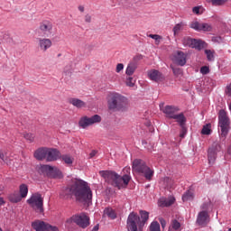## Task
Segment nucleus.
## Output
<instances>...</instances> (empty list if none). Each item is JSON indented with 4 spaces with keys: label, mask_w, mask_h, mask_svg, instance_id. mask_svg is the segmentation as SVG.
Segmentation results:
<instances>
[{
    "label": "nucleus",
    "mask_w": 231,
    "mask_h": 231,
    "mask_svg": "<svg viewBox=\"0 0 231 231\" xmlns=\"http://www.w3.org/2000/svg\"><path fill=\"white\" fill-rule=\"evenodd\" d=\"M38 44H39L40 50L42 51H46L50 50V48H51L53 43L51 42V40H50L48 38H40Z\"/></svg>",
    "instance_id": "nucleus-18"
},
{
    "label": "nucleus",
    "mask_w": 231,
    "mask_h": 231,
    "mask_svg": "<svg viewBox=\"0 0 231 231\" xmlns=\"http://www.w3.org/2000/svg\"><path fill=\"white\" fill-rule=\"evenodd\" d=\"M23 138H25L29 143H32L35 140V134L32 133H25L23 134Z\"/></svg>",
    "instance_id": "nucleus-34"
},
{
    "label": "nucleus",
    "mask_w": 231,
    "mask_h": 231,
    "mask_svg": "<svg viewBox=\"0 0 231 231\" xmlns=\"http://www.w3.org/2000/svg\"><path fill=\"white\" fill-rule=\"evenodd\" d=\"M60 160H61V162H64L66 165H73V162L75 159L69 154H63L60 155Z\"/></svg>",
    "instance_id": "nucleus-25"
},
{
    "label": "nucleus",
    "mask_w": 231,
    "mask_h": 231,
    "mask_svg": "<svg viewBox=\"0 0 231 231\" xmlns=\"http://www.w3.org/2000/svg\"><path fill=\"white\" fill-rule=\"evenodd\" d=\"M85 21H86V23H91V15L87 14V15L85 16Z\"/></svg>",
    "instance_id": "nucleus-51"
},
{
    "label": "nucleus",
    "mask_w": 231,
    "mask_h": 231,
    "mask_svg": "<svg viewBox=\"0 0 231 231\" xmlns=\"http://www.w3.org/2000/svg\"><path fill=\"white\" fill-rule=\"evenodd\" d=\"M197 223L200 226H204L208 223V212L200 211L198 215Z\"/></svg>",
    "instance_id": "nucleus-20"
},
{
    "label": "nucleus",
    "mask_w": 231,
    "mask_h": 231,
    "mask_svg": "<svg viewBox=\"0 0 231 231\" xmlns=\"http://www.w3.org/2000/svg\"><path fill=\"white\" fill-rule=\"evenodd\" d=\"M27 203H29V205L35 210V212L40 214L44 212L43 199L41 194H32V197L27 200Z\"/></svg>",
    "instance_id": "nucleus-9"
},
{
    "label": "nucleus",
    "mask_w": 231,
    "mask_h": 231,
    "mask_svg": "<svg viewBox=\"0 0 231 231\" xmlns=\"http://www.w3.org/2000/svg\"><path fill=\"white\" fill-rule=\"evenodd\" d=\"M181 223L176 219H172L171 225L169 226L168 231H181Z\"/></svg>",
    "instance_id": "nucleus-23"
},
{
    "label": "nucleus",
    "mask_w": 231,
    "mask_h": 231,
    "mask_svg": "<svg viewBox=\"0 0 231 231\" xmlns=\"http://www.w3.org/2000/svg\"><path fill=\"white\" fill-rule=\"evenodd\" d=\"M194 199V192L189 189L182 195V201H192Z\"/></svg>",
    "instance_id": "nucleus-30"
},
{
    "label": "nucleus",
    "mask_w": 231,
    "mask_h": 231,
    "mask_svg": "<svg viewBox=\"0 0 231 231\" xmlns=\"http://www.w3.org/2000/svg\"><path fill=\"white\" fill-rule=\"evenodd\" d=\"M0 91H1V88H0Z\"/></svg>",
    "instance_id": "nucleus-58"
},
{
    "label": "nucleus",
    "mask_w": 231,
    "mask_h": 231,
    "mask_svg": "<svg viewBox=\"0 0 231 231\" xmlns=\"http://www.w3.org/2000/svg\"><path fill=\"white\" fill-rule=\"evenodd\" d=\"M213 6H221L226 3L228 0H209Z\"/></svg>",
    "instance_id": "nucleus-39"
},
{
    "label": "nucleus",
    "mask_w": 231,
    "mask_h": 231,
    "mask_svg": "<svg viewBox=\"0 0 231 231\" xmlns=\"http://www.w3.org/2000/svg\"><path fill=\"white\" fill-rule=\"evenodd\" d=\"M60 158V152L57 149L47 148L46 160L47 162H57Z\"/></svg>",
    "instance_id": "nucleus-14"
},
{
    "label": "nucleus",
    "mask_w": 231,
    "mask_h": 231,
    "mask_svg": "<svg viewBox=\"0 0 231 231\" xmlns=\"http://www.w3.org/2000/svg\"><path fill=\"white\" fill-rule=\"evenodd\" d=\"M124 69V63H118L116 68V73H120Z\"/></svg>",
    "instance_id": "nucleus-44"
},
{
    "label": "nucleus",
    "mask_w": 231,
    "mask_h": 231,
    "mask_svg": "<svg viewBox=\"0 0 231 231\" xmlns=\"http://www.w3.org/2000/svg\"><path fill=\"white\" fill-rule=\"evenodd\" d=\"M148 37H150V39H153L156 42H160V41H162V36L158 34H149Z\"/></svg>",
    "instance_id": "nucleus-43"
},
{
    "label": "nucleus",
    "mask_w": 231,
    "mask_h": 231,
    "mask_svg": "<svg viewBox=\"0 0 231 231\" xmlns=\"http://www.w3.org/2000/svg\"><path fill=\"white\" fill-rule=\"evenodd\" d=\"M69 104H71L72 106H74V107H78V109H81L82 107H86V102L79 99V98H75V97H71L69 99Z\"/></svg>",
    "instance_id": "nucleus-21"
},
{
    "label": "nucleus",
    "mask_w": 231,
    "mask_h": 231,
    "mask_svg": "<svg viewBox=\"0 0 231 231\" xmlns=\"http://www.w3.org/2000/svg\"><path fill=\"white\" fill-rule=\"evenodd\" d=\"M181 128H182V133L180 134V138H184L185 137V132H186L185 125H183V126H181Z\"/></svg>",
    "instance_id": "nucleus-50"
},
{
    "label": "nucleus",
    "mask_w": 231,
    "mask_h": 231,
    "mask_svg": "<svg viewBox=\"0 0 231 231\" xmlns=\"http://www.w3.org/2000/svg\"><path fill=\"white\" fill-rule=\"evenodd\" d=\"M124 172H126L123 176L118 175L115 171H106V176H107V179L109 180L111 185L113 187H116V189H125L129 182L131 181V168H125L123 170Z\"/></svg>",
    "instance_id": "nucleus-3"
},
{
    "label": "nucleus",
    "mask_w": 231,
    "mask_h": 231,
    "mask_svg": "<svg viewBox=\"0 0 231 231\" xmlns=\"http://www.w3.org/2000/svg\"><path fill=\"white\" fill-rule=\"evenodd\" d=\"M0 160L4 161L5 163H6V156L5 155V152H0Z\"/></svg>",
    "instance_id": "nucleus-48"
},
{
    "label": "nucleus",
    "mask_w": 231,
    "mask_h": 231,
    "mask_svg": "<svg viewBox=\"0 0 231 231\" xmlns=\"http://www.w3.org/2000/svg\"><path fill=\"white\" fill-rule=\"evenodd\" d=\"M208 207H210V202H206L202 204L201 208L202 210H208Z\"/></svg>",
    "instance_id": "nucleus-47"
},
{
    "label": "nucleus",
    "mask_w": 231,
    "mask_h": 231,
    "mask_svg": "<svg viewBox=\"0 0 231 231\" xmlns=\"http://www.w3.org/2000/svg\"><path fill=\"white\" fill-rule=\"evenodd\" d=\"M210 127H211L210 124L204 125L201 130V134H207V135L210 134V133H212V130L210 129Z\"/></svg>",
    "instance_id": "nucleus-37"
},
{
    "label": "nucleus",
    "mask_w": 231,
    "mask_h": 231,
    "mask_svg": "<svg viewBox=\"0 0 231 231\" xmlns=\"http://www.w3.org/2000/svg\"><path fill=\"white\" fill-rule=\"evenodd\" d=\"M221 151V145L216 144L213 145L211 148L208 151V160L209 165H214L216 159L217 158V152Z\"/></svg>",
    "instance_id": "nucleus-12"
},
{
    "label": "nucleus",
    "mask_w": 231,
    "mask_h": 231,
    "mask_svg": "<svg viewBox=\"0 0 231 231\" xmlns=\"http://www.w3.org/2000/svg\"><path fill=\"white\" fill-rule=\"evenodd\" d=\"M200 73L202 75H208V73H210V69L208 68V66H203L200 68Z\"/></svg>",
    "instance_id": "nucleus-42"
},
{
    "label": "nucleus",
    "mask_w": 231,
    "mask_h": 231,
    "mask_svg": "<svg viewBox=\"0 0 231 231\" xmlns=\"http://www.w3.org/2000/svg\"><path fill=\"white\" fill-rule=\"evenodd\" d=\"M60 196L63 199H71L74 196L76 201L85 205L93 201V191L89 183L80 179H72L71 184L62 190Z\"/></svg>",
    "instance_id": "nucleus-1"
},
{
    "label": "nucleus",
    "mask_w": 231,
    "mask_h": 231,
    "mask_svg": "<svg viewBox=\"0 0 231 231\" xmlns=\"http://www.w3.org/2000/svg\"><path fill=\"white\" fill-rule=\"evenodd\" d=\"M0 231H3V228L0 227Z\"/></svg>",
    "instance_id": "nucleus-56"
},
{
    "label": "nucleus",
    "mask_w": 231,
    "mask_h": 231,
    "mask_svg": "<svg viewBox=\"0 0 231 231\" xmlns=\"http://www.w3.org/2000/svg\"><path fill=\"white\" fill-rule=\"evenodd\" d=\"M133 172H136L137 174H143L144 176L145 180H148V181H151L152 180V177L154 176V170L151 169L145 162H143L141 159H135L133 162Z\"/></svg>",
    "instance_id": "nucleus-6"
},
{
    "label": "nucleus",
    "mask_w": 231,
    "mask_h": 231,
    "mask_svg": "<svg viewBox=\"0 0 231 231\" xmlns=\"http://www.w3.org/2000/svg\"><path fill=\"white\" fill-rule=\"evenodd\" d=\"M148 77L150 80H152L153 82H162V80H163V74L156 69L149 70Z\"/></svg>",
    "instance_id": "nucleus-17"
},
{
    "label": "nucleus",
    "mask_w": 231,
    "mask_h": 231,
    "mask_svg": "<svg viewBox=\"0 0 231 231\" xmlns=\"http://www.w3.org/2000/svg\"><path fill=\"white\" fill-rule=\"evenodd\" d=\"M42 171L44 172H47L49 176H51V178H62V171L57 168H53L50 165H43L42 166Z\"/></svg>",
    "instance_id": "nucleus-13"
},
{
    "label": "nucleus",
    "mask_w": 231,
    "mask_h": 231,
    "mask_svg": "<svg viewBox=\"0 0 231 231\" xmlns=\"http://www.w3.org/2000/svg\"><path fill=\"white\" fill-rule=\"evenodd\" d=\"M107 106L109 111H125L127 99L119 93L112 92L107 97Z\"/></svg>",
    "instance_id": "nucleus-4"
},
{
    "label": "nucleus",
    "mask_w": 231,
    "mask_h": 231,
    "mask_svg": "<svg viewBox=\"0 0 231 231\" xmlns=\"http://www.w3.org/2000/svg\"><path fill=\"white\" fill-rule=\"evenodd\" d=\"M137 68L138 67L136 66V63L128 64L126 70H125V75H127V77H133V75L134 74V71H136Z\"/></svg>",
    "instance_id": "nucleus-24"
},
{
    "label": "nucleus",
    "mask_w": 231,
    "mask_h": 231,
    "mask_svg": "<svg viewBox=\"0 0 231 231\" xmlns=\"http://www.w3.org/2000/svg\"><path fill=\"white\" fill-rule=\"evenodd\" d=\"M228 231H231V228H229Z\"/></svg>",
    "instance_id": "nucleus-57"
},
{
    "label": "nucleus",
    "mask_w": 231,
    "mask_h": 231,
    "mask_svg": "<svg viewBox=\"0 0 231 231\" xmlns=\"http://www.w3.org/2000/svg\"><path fill=\"white\" fill-rule=\"evenodd\" d=\"M201 25L202 23H199L198 21H193L189 24V28H192V30H196V32H201Z\"/></svg>",
    "instance_id": "nucleus-32"
},
{
    "label": "nucleus",
    "mask_w": 231,
    "mask_h": 231,
    "mask_svg": "<svg viewBox=\"0 0 231 231\" xmlns=\"http://www.w3.org/2000/svg\"><path fill=\"white\" fill-rule=\"evenodd\" d=\"M171 69H172V71H173V73L175 75H181V69H180V68H173L172 66H171Z\"/></svg>",
    "instance_id": "nucleus-45"
},
{
    "label": "nucleus",
    "mask_w": 231,
    "mask_h": 231,
    "mask_svg": "<svg viewBox=\"0 0 231 231\" xmlns=\"http://www.w3.org/2000/svg\"><path fill=\"white\" fill-rule=\"evenodd\" d=\"M40 30L44 35H48V33H51L53 30V23L50 20H43L40 23Z\"/></svg>",
    "instance_id": "nucleus-15"
},
{
    "label": "nucleus",
    "mask_w": 231,
    "mask_h": 231,
    "mask_svg": "<svg viewBox=\"0 0 231 231\" xmlns=\"http://www.w3.org/2000/svg\"><path fill=\"white\" fill-rule=\"evenodd\" d=\"M48 148H39L34 152V158L36 160H46Z\"/></svg>",
    "instance_id": "nucleus-22"
},
{
    "label": "nucleus",
    "mask_w": 231,
    "mask_h": 231,
    "mask_svg": "<svg viewBox=\"0 0 231 231\" xmlns=\"http://www.w3.org/2000/svg\"><path fill=\"white\" fill-rule=\"evenodd\" d=\"M99 122H102V117L98 115H95L91 117L85 116L79 119V125L81 129H86L89 127V125H93V124H99Z\"/></svg>",
    "instance_id": "nucleus-11"
},
{
    "label": "nucleus",
    "mask_w": 231,
    "mask_h": 231,
    "mask_svg": "<svg viewBox=\"0 0 231 231\" xmlns=\"http://www.w3.org/2000/svg\"><path fill=\"white\" fill-rule=\"evenodd\" d=\"M136 81H134V79H133V77L131 76H128L126 78V86H128V88H134V84H135Z\"/></svg>",
    "instance_id": "nucleus-38"
},
{
    "label": "nucleus",
    "mask_w": 231,
    "mask_h": 231,
    "mask_svg": "<svg viewBox=\"0 0 231 231\" xmlns=\"http://www.w3.org/2000/svg\"><path fill=\"white\" fill-rule=\"evenodd\" d=\"M138 213L132 212L129 214L126 221V228L128 231H142L145 223L149 221V212L145 210H140Z\"/></svg>",
    "instance_id": "nucleus-2"
},
{
    "label": "nucleus",
    "mask_w": 231,
    "mask_h": 231,
    "mask_svg": "<svg viewBox=\"0 0 231 231\" xmlns=\"http://www.w3.org/2000/svg\"><path fill=\"white\" fill-rule=\"evenodd\" d=\"M159 221L161 223V226L162 229H165V226H167V221L163 219L162 217L159 218Z\"/></svg>",
    "instance_id": "nucleus-46"
},
{
    "label": "nucleus",
    "mask_w": 231,
    "mask_h": 231,
    "mask_svg": "<svg viewBox=\"0 0 231 231\" xmlns=\"http://www.w3.org/2000/svg\"><path fill=\"white\" fill-rule=\"evenodd\" d=\"M212 41L213 42H219V41H221V37H213Z\"/></svg>",
    "instance_id": "nucleus-52"
},
{
    "label": "nucleus",
    "mask_w": 231,
    "mask_h": 231,
    "mask_svg": "<svg viewBox=\"0 0 231 231\" xmlns=\"http://www.w3.org/2000/svg\"><path fill=\"white\" fill-rule=\"evenodd\" d=\"M193 14H196V15H201L203 14V7L201 6H195L192 8Z\"/></svg>",
    "instance_id": "nucleus-41"
},
{
    "label": "nucleus",
    "mask_w": 231,
    "mask_h": 231,
    "mask_svg": "<svg viewBox=\"0 0 231 231\" xmlns=\"http://www.w3.org/2000/svg\"><path fill=\"white\" fill-rule=\"evenodd\" d=\"M19 195L21 196L22 199L28 196V185L21 184L19 187Z\"/></svg>",
    "instance_id": "nucleus-29"
},
{
    "label": "nucleus",
    "mask_w": 231,
    "mask_h": 231,
    "mask_svg": "<svg viewBox=\"0 0 231 231\" xmlns=\"http://www.w3.org/2000/svg\"><path fill=\"white\" fill-rule=\"evenodd\" d=\"M159 107L164 115H166L167 118H171L172 120H176L180 127L185 125V122H187V118L183 113L178 114L180 111V107L176 106H165L164 103H161Z\"/></svg>",
    "instance_id": "nucleus-5"
},
{
    "label": "nucleus",
    "mask_w": 231,
    "mask_h": 231,
    "mask_svg": "<svg viewBox=\"0 0 231 231\" xmlns=\"http://www.w3.org/2000/svg\"><path fill=\"white\" fill-rule=\"evenodd\" d=\"M205 44L207 43L201 40L193 39V43L191 45V48H195V50L200 51V50H203V48H205Z\"/></svg>",
    "instance_id": "nucleus-27"
},
{
    "label": "nucleus",
    "mask_w": 231,
    "mask_h": 231,
    "mask_svg": "<svg viewBox=\"0 0 231 231\" xmlns=\"http://www.w3.org/2000/svg\"><path fill=\"white\" fill-rule=\"evenodd\" d=\"M183 26H185V24L183 23V22L177 23L174 27H173V33L174 35H178V33H180V30H183Z\"/></svg>",
    "instance_id": "nucleus-36"
},
{
    "label": "nucleus",
    "mask_w": 231,
    "mask_h": 231,
    "mask_svg": "<svg viewBox=\"0 0 231 231\" xmlns=\"http://www.w3.org/2000/svg\"><path fill=\"white\" fill-rule=\"evenodd\" d=\"M78 9L79 10V12H84L85 10L84 5H79Z\"/></svg>",
    "instance_id": "nucleus-53"
},
{
    "label": "nucleus",
    "mask_w": 231,
    "mask_h": 231,
    "mask_svg": "<svg viewBox=\"0 0 231 231\" xmlns=\"http://www.w3.org/2000/svg\"><path fill=\"white\" fill-rule=\"evenodd\" d=\"M8 199H9V201H11V203H19V201L23 199L19 192H14L10 194Z\"/></svg>",
    "instance_id": "nucleus-28"
},
{
    "label": "nucleus",
    "mask_w": 231,
    "mask_h": 231,
    "mask_svg": "<svg viewBox=\"0 0 231 231\" xmlns=\"http://www.w3.org/2000/svg\"><path fill=\"white\" fill-rule=\"evenodd\" d=\"M104 216H106L109 219H116V211L112 208H106L104 210Z\"/></svg>",
    "instance_id": "nucleus-26"
},
{
    "label": "nucleus",
    "mask_w": 231,
    "mask_h": 231,
    "mask_svg": "<svg viewBox=\"0 0 231 231\" xmlns=\"http://www.w3.org/2000/svg\"><path fill=\"white\" fill-rule=\"evenodd\" d=\"M174 201H176L174 197H169L168 199L161 198L158 200V207H162V208L165 207H171V205H174Z\"/></svg>",
    "instance_id": "nucleus-19"
},
{
    "label": "nucleus",
    "mask_w": 231,
    "mask_h": 231,
    "mask_svg": "<svg viewBox=\"0 0 231 231\" xmlns=\"http://www.w3.org/2000/svg\"><path fill=\"white\" fill-rule=\"evenodd\" d=\"M218 128L220 130V138L226 140L230 132V118L224 109L218 112Z\"/></svg>",
    "instance_id": "nucleus-7"
},
{
    "label": "nucleus",
    "mask_w": 231,
    "mask_h": 231,
    "mask_svg": "<svg viewBox=\"0 0 231 231\" xmlns=\"http://www.w3.org/2000/svg\"><path fill=\"white\" fill-rule=\"evenodd\" d=\"M31 226L35 231H59V227L39 219L32 221Z\"/></svg>",
    "instance_id": "nucleus-10"
},
{
    "label": "nucleus",
    "mask_w": 231,
    "mask_h": 231,
    "mask_svg": "<svg viewBox=\"0 0 231 231\" xmlns=\"http://www.w3.org/2000/svg\"><path fill=\"white\" fill-rule=\"evenodd\" d=\"M173 61L179 66H185L187 64V55L183 51H178L174 55Z\"/></svg>",
    "instance_id": "nucleus-16"
},
{
    "label": "nucleus",
    "mask_w": 231,
    "mask_h": 231,
    "mask_svg": "<svg viewBox=\"0 0 231 231\" xmlns=\"http://www.w3.org/2000/svg\"><path fill=\"white\" fill-rule=\"evenodd\" d=\"M149 228L150 231H162L160 223H158V221L152 222Z\"/></svg>",
    "instance_id": "nucleus-35"
},
{
    "label": "nucleus",
    "mask_w": 231,
    "mask_h": 231,
    "mask_svg": "<svg viewBox=\"0 0 231 231\" xmlns=\"http://www.w3.org/2000/svg\"><path fill=\"white\" fill-rule=\"evenodd\" d=\"M75 224L79 228H88L89 226V217L86 213H78L66 220L67 225Z\"/></svg>",
    "instance_id": "nucleus-8"
},
{
    "label": "nucleus",
    "mask_w": 231,
    "mask_h": 231,
    "mask_svg": "<svg viewBox=\"0 0 231 231\" xmlns=\"http://www.w3.org/2000/svg\"><path fill=\"white\" fill-rule=\"evenodd\" d=\"M193 42H194V39L190 37H184L182 39V44L184 46H189V48H192Z\"/></svg>",
    "instance_id": "nucleus-33"
},
{
    "label": "nucleus",
    "mask_w": 231,
    "mask_h": 231,
    "mask_svg": "<svg viewBox=\"0 0 231 231\" xmlns=\"http://www.w3.org/2000/svg\"><path fill=\"white\" fill-rule=\"evenodd\" d=\"M205 54L207 56V59L209 62H212L215 59L214 55L216 54V51L214 50H205Z\"/></svg>",
    "instance_id": "nucleus-31"
},
{
    "label": "nucleus",
    "mask_w": 231,
    "mask_h": 231,
    "mask_svg": "<svg viewBox=\"0 0 231 231\" xmlns=\"http://www.w3.org/2000/svg\"><path fill=\"white\" fill-rule=\"evenodd\" d=\"M93 231H98V226H94Z\"/></svg>",
    "instance_id": "nucleus-55"
},
{
    "label": "nucleus",
    "mask_w": 231,
    "mask_h": 231,
    "mask_svg": "<svg viewBox=\"0 0 231 231\" xmlns=\"http://www.w3.org/2000/svg\"><path fill=\"white\" fill-rule=\"evenodd\" d=\"M97 150H93L90 153H89V158H95V156H97Z\"/></svg>",
    "instance_id": "nucleus-49"
},
{
    "label": "nucleus",
    "mask_w": 231,
    "mask_h": 231,
    "mask_svg": "<svg viewBox=\"0 0 231 231\" xmlns=\"http://www.w3.org/2000/svg\"><path fill=\"white\" fill-rule=\"evenodd\" d=\"M5 203H6V202L5 201V199H3V198L0 197V205H5Z\"/></svg>",
    "instance_id": "nucleus-54"
},
{
    "label": "nucleus",
    "mask_w": 231,
    "mask_h": 231,
    "mask_svg": "<svg viewBox=\"0 0 231 231\" xmlns=\"http://www.w3.org/2000/svg\"><path fill=\"white\" fill-rule=\"evenodd\" d=\"M201 32H212V25L207 23H202Z\"/></svg>",
    "instance_id": "nucleus-40"
}]
</instances>
